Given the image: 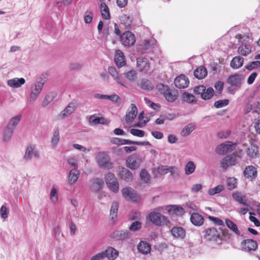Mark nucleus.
<instances>
[{
	"instance_id": "nucleus-23",
	"label": "nucleus",
	"mask_w": 260,
	"mask_h": 260,
	"mask_svg": "<svg viewBox=\"0 0 260 260\" xmlns=\"http://www.w3.org/2000/svg\"><path fill=\"white\" fill-rule=\"evenodd\" d=\"M131 110H128L126 114V121L127 123L132 122L137 114V108L134 104H131Z\"/></svg>"
},
{
	"instance_id": "nucleus-7",
	"label": "nucleus",
	"mask_w": 260,
	"mask_h": 260,
	"mask_svg": "<svg viewBox=\"0 0 260 260\" xmlns=\"http://www.w3.org/2000/svg\"><path fill=\"white\" fill-rule=\"evenodd\" d=\"M44 83V80L40 79L31 87L29 100L30 103H34L37 100L42 90Z\"/></svg>"
},
{
	"instance_id": "nucleus-36",
	"label": "nucleus",
	"mask_w": 260,
	"mask_h": 260,
	"mask_svg": "<svg viewBox=\"0 0 260 260\" xmlns=\"http://www.w3.org/2000/svg\"><path fill=\"white\" fill-rule=\"evenodd\" d=\"M244 175L247 178H255L257 176V171L253 166H250L245 168Z\"/></svg>"
},
{
	"instance_id": "nucleus-41",
	"label": "nucleus",
	"mask_w": 260,
	"mask_h": 260,
	"mask_svg": "<svg viewBox=\"0 0 260 260\" xmlns=\"http://www.w3.org/2000/svg\"><path fill=\"white\" fill-rule=\"evenodd\" d=\"M111 142L114 144L118 145H122L126 144H131L132 141L127 139H123L118 138H112L111 140Z\"/></svg>"
},
{
	"instance_id": "nucleus-47",
	"label": "nucleus",
	"mask_w": 260,
	"mask_h": 260,
	"mask_svg": "<svg viewBox=\"0 0 260 260\" xmlns=\"http://www.w3.org/2000/svg\"><path fill=\"white\" fill-rule=\"evenodd\" d=\"M59 141V132L58 129H56L54 133L53 136L51 139V145L53 147L55 148L57 146Z\"/></svg>"
},
{
	"instance_id": "nucleus-29",
	"label": "nucleus",
	"mask_w": 260,
	"mask_h": 260,
	"mask_svg": "<svg viewBox=\"0 0 260 260\" xmlns=\"http://www.w3.org/2000/svg\"><path fill=\"white\" fill-rule=\"evenodd\" d=\"M138 251L144 254H147L151 250L150 245L146 242L141 241L137 246Z\"/></svg>"
},
{
	"instance_id": "nucleus-25",
	"label": "nucleus",
	"mask_w": 260,
	"mask_h": 260,
	"mask_svg": "<svg viewBox=\"0 0 260 260\" xmlns=\"http://www.w3.org/2000/svg\"><path fill=\"white\" fill-rule=\"evenodd\" d=\"M246 151L247 155L251 158H255L258 156V147L255 145H251L247 148Z\"/></svg>"
},
{
	"instance_id": "nucleus-40",
	"label": "nucleus",
	"mask_w": 260,
	"mask_h": 260,
	"mask_svg": "<svg viewBox=\"0 0 260 260\" xmlns=\"http://www.w3.org/2000/svg\"><path fill=\"white\" fill-rule=\"evenodd\" d=\"M89 121L94 124H107L108 120L105 118L101 117H95L94 115L91 116L89 118Z\"/></svg>"
},
{
	"instance_id": "nucleus-37",
	"label": "nucleus",
	"mask_w": 260,
	"mask_h": 260,
	"mask_svg": "<svg viewBox=\"0 0 260 260\" xmlns=\"http://www.w3.org/2000/svg\"><path fill=\"white\" fill-rule=\"evenodd\" d=\"M79 176V172L76 169H73L70 172L69 175V182L70 184H74Z\"/></svg>"
},
{
	"instance_id": "nucleus-61",
	"label": "nucleus",
	"mask_w": 260,
	"mask_h": 260,
	"mask_svg": "<svg viewBox=\"0 0 260 260\" xmlns=\"http://www.w3.org/2000/svg\"><path fill=\"white\" fill-rule=\"evenodd\" d=\"M93 19V13L91 11H86L84 15V20L86 23H90Z\"/></svg>"
},
{
	"instance_id": "nucleus-17",
	"label": "nucleus",
	"mask_w": 260,
	"mask_h": 260,
	"mask_svg": "<svg viewBox=\"0 0 260 260\" xmlns=\"http://www.w3.org/2000/svg\"><path fill=\"white\" fill-rule=\"evenodd\" d=\"M172 235L175 239H183L186 236V231L184 228L181 226H174L171 230Z\"/></svg>"
},
{
	"instance_id": "nucleus-32",
	"label": "nucleus",
	"mask_w": 260,
	"mask_h": 260,
	"mask_svg": "<svg viewBox=\"0 0 260 260\" xmlns=\"http://www.w3.org/2000/svg\"><path fill=\"white\" fill-rule=\"evenodd\" d=\"M163 93L165 99L169 102L172 103L177 99V95L175 91L170 89L169 88L164 91Z\"/></svg>"
},
{
	"instance_id": "nucleus-10",
	"label": "nucleus",
	"mask_w": 260,
	"mask_h": 260,
	"mask_svg": "<svg viewBox=\"0 0 260 260\" xmlns=\"http://www.w3.org/2000/svg\"><path fill=\"white\" fill-rule=\"evenodd\" d=\"M36 146L34 144H29L27 146L23 158L24 160L29 161L31 160L33 156L36 158H40V153L38 151L35 150Z\"/></svg>"
},
{
	"instance_id": "nucleus-62",
	"label": "nucleus",
	"mask_w": 260,
	"mask_h": 260,
	"mask_svg": "<svg viewBox=\"0 0 260 260\" xmlns=\"http://www.w3.org/2000/svg\"><path fill=\"white\" fill-rule=\"evenodd\" d=\"M130 133L133 136H137L139 137H143L145 135V132L138 129H132L130 130Z\"/></svg>"
},
{
	"instance_id": "nucleus-22",
	"label": "nucleus",
	"mask_w": 260,
	"mask_h": 260,
	"mask_svg": "<svg viewBox=\"0 0 260 260\" xmlns=\"http://www.w3.org/2000/svg\"><path fill=\"white\" fill-rule=\"evenodd\" d=\"M137 67L140 72H147L150 68V63L146 58H138L137 59Z\"/></svg>"
},
{
	"instance_id": "nucleus-60",
	"label": "nucleus",
	"mask_w": 260,
	"mask_h": 260,
	"mask_svg": "<svg viewBox=\"0 0 260 260\" xmlns=\"http://www.w3.org/2000/svg\"><path fill=\"white\" fill-rule=\"evenodd\" d=\"M9 210L5 205H3L0 209V215L2 218L5 219L8 217Z\"/></svg>"
},
{
	"instance_id": "nucleus-51",
	"label": "nucleus",
	"mask_w": 260,
	"mask_h": 260,
	"mask_svg": "<svg viewBox=\"0 0 260 260\" xmlns=\"http://www.w3.org/2000/svg\"><path fill=\"white\" fill-rule=\"evenodd\" d=\"M141 179L145 183L150 182V175L145 169L141 170L140 174Z\"/></svg>"
},
{
	"instance_id": "nucleus-48",
	"label": "nucleus",
	"mask_w": 260,
	"mask_h": 260,
	"mask_svg": "<svg viewBox=\"0 0 260 260\" xmlns=\"http://www.w3.org/2000/svg\"><path fill=\"white\" fill-rule=\"evenodd\" d=\"M196 166L192 161H189L185 166V173L186 175L192 174L195 170Z\"/></svg>"
},
{
	"instance_id": "nucleus-8",
	"label": "nucleus",
	"mask_w": 260,
	"mask_h": 260,
	"mask_svg": "<svg viewBox=\"0 0 260 260\" xmlns=\"http://www.w3.org/2000/svg\"><path fill=\"white\" fill-rule=\"evenodd\" d=\"M120 41L123 46L125 47H131L136 42L135 36L131 31H127L120 36Z\"/></svg>"
},
{
	"instance_id": "nucleus-5",
	"label": "nucleus",
	"mask_w": 260,
	"mask_h": 260,
	"mask_svg": "<svg viewBox=\"0 0 260 260\" xmlns=\"http://www.w3.org/2000/svg\"><path fill=\"white\" fill-rule=\"evenodd\" d=\"M105 182L108 188L113 192L116 193L119 190V183L115 177V175L111 173L108 172L105 176Z\"/></svg>"
},
{
	"instance_id": "nucleus-44",
	"label": "nucleus",
	"mask_w": 260,
	"mask_h": 260,
	"mask_svg": "<svg viewBox=\"0 0 260 260\" xmlns=\"http://www.w3.org/2000/svg\"><path fill=\"white\" fill-rule=\"evenodd\" d=\"M21 118V115H17L12 118L10 122L7 125V126H9V127H11L14 129V128L18 125V124L20 122Z\"/></svg>"
},
{
	"instance_id": "nucleus-42",
	"label": "nucleus",
	"mask_w": 260,
	"mask_h": 260,
	"mask_svg": "<svg viewBox=\"0 0 260 260\" xmlns=\"http://www.w3.org/2000/svg\"><path fill=\"white\" fill-rule=\"evenodd\" d=\"M225 224L226 226L236 234L238 235H240L237 225L234 222L229 219H226Z\"/></svg>"
},
{
	"instance_id": "nucleus-53",
	"label": "nucleus",
	"mask_w": 260,
	"mask_h": 260,
	"mask_svg": "<svg viewBox=\"0 0 260 260\" xmlns=\"http://www.w3.org/2000/svg\"><path fill=\"white\" fill-rule=\"evenodd\" d=\"M182 99L184 101L187 103H191L194 101L195 97L192 94H190L188 92H184L182 95Z\"/></svg>"
},
{
	"instance_id": "nucleus-43",
	"label": "nucleus",
	"mask_w": 260,
	"mask_h": 260,
	"mask_svg": "<svg viewBox=\"0 0 260 260\" xmlns=\"http://www.w3.org/2000/svg\"><path fill=\"white\" fill-rule=\"evenodd\" d=\"M55 94L54 92H49L47 94L42 102V105L45 107L51 103L55 98Z\"/></svg>"
},
{
	"instance_id": "nucleus-20",
	"label": "nucleus",
	"mask_w": 260,
	"mask_h": 260,
	"mask_svg": "<svg viewBox=\"0 0 260 260\" xmlns=\"http://www.w3.org/2000/svg\"><path fill=\"white\" fill-rule=\"evenodd\" d=\"M204 218L198 213H193L190 215V221L192 224L196 226H200L203 224Z\"/></svg>"
},
{
	"instance_id": "nucleus-57",
	"label": "nucleus",
	"mask_w": 260,
	"mask_h": 260,
	"mask_svg": "<svg viewBox=\"0 0 260 260\" xmlns=\"http://www.w3.org/2000/svg\"><path fill=\"white\" fill-rule=\"evenodd\" d=\"M50 199L51 200L55 203L58 201V194H57V189L53 187L50 191Z\"/></svg>"
},
{
	"instance_id": "nucleus-35",
	"label": "nucleus",
	"mask_w": 260,
	"mask_h": 260,
	"mask_svg": "<svg viewBox=\"0 0 260 260\" xmlns=\"http://www.w3.org/2000/svg\"><path fill=\"white\" fill-rule=\"evenodd\" d=\"M101 12L102 17L104 19L110 18V11L108 7L104 2H102L100 5Z\"/></svg>"
},
{
	"instance_id": "nucleus-33",
	"label": "nucleus",
	"mask_w": 260,
	"mask_h": 260,
	"mask_svg": "<svg viewBox=\"0 0 260 260\" xmlns=\"http://www.w3.org/2000/svg\"><path fill=\"white\" fill-rule=\"evenodd\" d=\"M126 165L127 167L131 170H136L140 166L139 161L137 160L134 156L128 157L126 160Z\"/></svg>"
},
{
	"instance_id": "nucleus-49",
	"label": "nucleus",
	"mask_w": 260,
	"mask_h": 260,
	"mask_svg": "<svg viewBox=\"0 0 260 260\" xmlns=\"http://www.w3.org/2000/svg\"><path fill=\"white\" fill-rule=\"evenodd\" d=\"M250 46H240L238 47V51L239 53L243 56H246L251 52Z\"/></svg>"
},
{
	"instance_id": "nucleus-9",
	"label": "nucleus",
	"mask_w": 260,
	"mask_h": 260,
	"mask_svg": "<svg viewBox=\"0 0 260 260\" xmlns=\"http://www.w3.org/2000/svg\"><path fill=\"white\" fill-rule=\"evenodd\" d=\"M132 234L127 230H116L110 234V238L118 241H126L130 238Z\"/></svg>"
},
{
	"instance_id": "nucleus-2",
	"label": "nucleus",
	"mask_w": 260,
	"mask_h": 260,
	"mask_svg": "<svg viewBox=\"0 0 260 260\" xmlns=\"http://www.w3.org/2000/svg\"><path fill=\"white\" fill-rule=\"evenodd\" d=\"M95 160L98 166L106 170H110L113 167V163L111 161L109 155L106 152H99L97 153Z\"/></svg>"
},
{
	"instance_id": "nucleus-46",
	"label": "nucleus",
	"mask_w": 260,
	"mask_h": 260,
	"mask_svg": "<svg viewBox=\"0 0 260 260\" xmlns=\"http://www.w3.org/2000/svg\"><path fill=\"white\" fill-rule=\"evenodd\" d=\"M214 91L213 88L209 87L206 88L205 91L202 95L201 98L205 100L210 99L214 95Z\"/></svg>"
},
{
	"instance_id": "nucleus-15",
	"label": "nucleus",
	"mask_w": 260,
	"mask_h": 260,
	"mask_svg": "<svg viewBox=\"0 0 260 260\" xmlns=\"http://www.w3.org/2000/svg\"><path fill=\"white\" fill-rule=\"evenodd\" d=\"M237 158L235 155H228L224 157L220 162V166L224 169H226L229 166L236 164Z\"/></svg>"
},
{
	"instance_id": "nucleus-58",
	"label": "nucleus",
	"mask_w": 260,
	"mask_h": 260,
	"mask_svg": "<svg viewBox=\"0 0 260 260\" xmlns=\"http://www.w3.org/2000/svg\"><path fill=\"white\" fill-rule=\"evenodd\" d=\"M229 101L227 99L218 100L214 103V106L217 108H220L229 104Z\"/></svg>"
},
{
	"instance_id": "nucleus-52",
	"label": "nucleus",
	"mask_w": 260,
	"mask_h": 260,
	"mask_svg": "<svg viewBox=\"0 0 260 260\" xmlns=\"http://www.w3.org/2000/svg\"><path fill=\"white\" fill-rule=\"evenodd\" d=\"M194 129L193 126L189 124L185 126L181 131V134L183 137L189 135Z\"/></svg>"
},
{
	"instance_id": "nucleus-38",
	"label": "nucleus",
	"mask_w": 260,
	"mask_h": 260,
	"mask_svg": "<svg viewBox=\"0 0 260 260\" xmlns=\"http://www.w3.org/2000/svg\"><path fill=\"white\" fill-rule=\"evenodd\" d=\"M13 128L6 126L3 135V141L4 142H8L11 138L13 134Z\"/></svg>"
},
{
	"instance_id": "nucleus-30",
	"label": "nucleus",
	"mask_w": 260,
	"mask_h": 260,
	"mask_svg": "<svg viewBox=\"0 0 260 260\" xmlns=\"http://www.w3.org/2000/svg\"><path fill=\"white\" fill-rule=\"evenodd\" d=\"M244 58L240 56L234 57L231 61L230 66L233 69H239L243 64Z\"/></svg>"
},
{
	"instance_id": "nucleus-24",
	"label": "nucleus",
	"mask_w": 260,
	"mask_h": 260,
	"mask_svg": "<svg viewBox=\"0 0 260 260\" xmlns=\"http://www.w3.org/2000/svg\"><path fill=\"white\" fill-rule=\"evenodd\" d=\"M105 254V257H107L109 260H114L116 259L118 256V251L114 248L109 246L103 252Z\"/></svg>"
},
{
	"instance_id": "nucleus-55",
	"label": "nucleus",
	"mask_w": 260,
	"mask_h": 260,
	"mask_svg": "<svg viewBox=\"0 0 260 260\" xmlns=\"http://www.w3.org/2000/svg\"><path fill=\"white\" fill-rule=\"evenodd\" d=\"M142 227V223L139 221L133 222L129 226V230L132 232H136L140 230Z\"/></svg>"
},
{
	"instance_id": "nucleus-11",
	"label": "nucleus",
	"mask_w": 260,
	"mask_h": 260,
	"mask_svg": "<svg viewBox=\"0 0 260 260\" xmlns=\"http://www.w3.org/2000/svg\"><path fill=\"white\" fill-rule=\"evenodd\" d=\"M233 150V145L230 141H226L218 145L215 149L216 152L220 155H224Z\"/></svg>"
},
{
	"instance_id": "nucleus-12",
	"label": "nucleus",
	"mask_w": 260,
	"mask_h": 260,
	"mask_svg": "<svg viewBox=\"0 0 260 260\" xmlns=\"http://www.w3.org/2000/svg\"><path fill=\"white\" fill-rule=\"evenodd\" d=\"M122 193L123 197L127 200L137 202L140 199L139 196L134 193V190L131 187H125L122 189Z\"/></svg>"
},
{
	"instance_id": "nucleus-26",
	"label": "nucleus",
	"mask_w": 260,
	"mask_h": 260,
	"mask_svg": "<svg viewBox=\"0 0 260 260\" xmlns=\"http://www.w3.org/2000/svg\"><path fill=\"white\" fill-rule=\"evenodd\" d=\"M167 210L171 215H179L184 213V209L181 207L177 205L168 206Z\"/></svg>"
},
{
	"instance_id": "nucleus-31",
	"label": "nucleus",
	"mask_w": 260,
	"mask_h": 260,
	"mask_svg": "<svg viewBox=\"0 0 260 260\" xmlns=\"http://www.w3.org/2000/svg\"><path fill=\"white\" fill-rule=\"evenodd\" d=\"M235 37L238 40V42L241 44L240 46H245L246 45L247 46H250L249 44L250 38L249 34L244 35L238 34Z\"/></svg>"
},
{
	"instance_id": "nucleus-56",
	"label": "nucleus",
	"mask_w": 260,
	"mask_h": 260,
	"mask_svg": "<svg viewBox=\"0 0 260 260\" xmlns=\"http://www.w3.org/2000/svg\"><path fill=\"white\" fill-rule=\"evenodd\" d=\"M141 218V213L138 211L132 212L129 214L128 219L129 220H136L138 221Z\"/></svg>"
},
{
	"instance_id": "nucleus-27",
	"label": "nucleus",
	"mask_w": 260,
	"mask_h": 260,
	"mask_svg": "<svg viewBox=\"0 0 260 260\" xmlns=\"http://www.w3.org/2000/svg\"><path fill=\"white\" fill-rule=\"evenodd\" d=\"M207 70L203 66H200L194 71V76L198 79H202L205 78L207 75Z\"/></svg>"
},
{
	"instance_id": "nucleus-28",
	"label": "nucleus",
	"mask_w": 260,
	"mask_h": 260,
	"mask_svg": "<svg viewBox=\"0 0 260 260\" xmlns=\"http://www.w3.org/2000/svg\"><path fill=\"white\" fill-rule=\"evenodd\" d=\"M25 80L23 78H15L8 81V85L11 87L18 88L25 83Z\"/></svg>"
},
{
	"instance_id": "nucleus-3",
	"label": "nucleus",
	"mask_w": 260,
	"mask_h": 260,
	"mask_svg": "<svg viewBox=\"0 0 260 260\" xmlns=\"http://www.w3.org/2000/svg\"><path fill=\"white\" fill-rule=\"evenodd\" d=\"M243 80L242 76L237 73L230 76L227 79V83L231 85L228 88L229 91L233 92L239 88Z\"/></svg>"
},
{
	"instance_id": "nucleus-14",
	"label": "nucleus",
	"mask_w": 260,
	"mask_h": 260,
	"mask_svg": "<svg viewBox=\"0 0 260 260\" xmlns=\"http://www.w3.org/2000/svg\"><path fill=\"white\" fill-rule=\"evenodd\" d=\"M91 184L89 186L90 189L93 192H99L101 191L104 184V182L102 179L99 178H93L90 180Z\"/></svg>"
},
{
	"instance_id": "nucleus-59",
	"label": "nucleus",
	"mask_w": 260,
	"mask_h": 260,
	"mask_svg": "<svg viewBox=\"0 0 260 260\" xmlns=\"http://www.w3.org/2000/svg\"><path fill=\"white\" fill-rule=\"evenodd\" d=\"M206 90V87L204 85H199L194 87L193 89V92L196 94L201 95V97H202V95Z\"/></svg>"
},
{
	"instance_id": "nucleus-16",
	"label": "nucleus",
	"mask_w": 260,
	"mask_h": 260,
	"mask_svg": "<svg viewBox=\"0 0 260 260\" xmlns=\"http://www.w3.org/2000/svg\"><path fill=\"white\" fill-rule=\"evenodd\" d=\"M114 61L118 68L125 64V56L121 50H116L114 54Z\"/></svg>"
},
{
	"instance_id": "nucleus-50",
	"label": "nucleus",
	"mask_w": 260,
	"mask_h": 260,
	"mask_svg": "<svg viewBox=\"0 0 260 260\" xmlns=\"http://www.w3.org/2000/svg\"><path fill=\"white\" fill-rule=\"evenodd\" d=\"M259 68H260V61L257 60L249 62L245 66V68L249 71L257 69Z\"/></svg>"
},
{
	"instance_id": "nucleus-4",
	"label": "nucleus",
	"mask_w": 260,
	"mask_h": 260,
	"mask_svg": "<svg viewBox=\"0 0 260 260\" xmlns=\"http://www.w3.org/2000/svg\"><path fill=\"white\" fill-rule=\"evenodd\" d=\"M148 218L150 221L157 226L167 225L170 221L167 217L159 212H151L149 214Z\"/></svg>"
},
{
	"instance_id": "nucleus-13",
	"label": "nucleus",
	"mask_w": 260,
	"mask_h": 260,
	"mask_svg": "<svg viewBox=\"0 0 260 260\" xmlns=\"http://www.w3.org/2000/svg\"><path fill=\"white\" fill-rule=\"evenodd\" d=\"M189 83V79L184 75H180L177 76L174 80L175 86L180 89L187 87Z\"/></svg>"
},
{
	"instance_id": "nucleus-1",
	"label": "nucleus",
	"mask_w": 260,
	"mask_h": 260,
	"mask_svg": "<svg viewBox=\"0 0 260 260\" xmlns=\"http://www.w3.org/2000/svg\"><path fill=\"white\" fill-rule=\"evenodd\" d=\"M219 230L221 232V235H220L216 229L214 228H208L205 231L204 238L207 241L215 242L218 245H220L222 243L223 238H229L230 236L228 230H223L221 228H220Z\"/></svg>"
},
{
	"instance_id": "nucleus-45",
	"label": "nucleus",
	"mask_w": 260,
	"mask_h": 260,
	"mask_svg": "<svg viewBox=\"0 0 260 260\" xmlns=\"http://www.w3.org/2000/svg\"><path fill=\"white\" fill-rule=\"evenodd\" d=\"M237 179L234 177H230L226 180L227 187L229 190H233L237 187Z\"/></svg>"
},
{
	"instance_id": "nucleus-34",
	"label": "nucleus",
	"mask_w": 260,
	"mask_h": 260,
	"mask_svg": "<svg viewBox=\"0 0 260 260\" xmlns=\"http://www.w3.org/2000/svg\"><path fill=\"white\" fill-rule=\"evenodd\" d=\"M139 86L142 89L146 91H151L153 88V85L151 82L146 79H142Z\"/></svg>"
},
{
	"instance_id": "nucleus-63",
	"label": "nucleus",
	"mask_w": 260,
	"mask_h": 260,
	"mask_svg": "<svg viewBox=\"0 0 260 260\" xmlns=\"http://www.w3.org/2000/svg\"><path fill=\"white\" fill-rule=\"evenodd\" d=\"M137 74L136 71L131 70L125 74L126 78L131 81H134L136 78Z\"/></svg>"
},
{
	"instance_id": "nucleus-39",
	"label": "nucleus",
	"mask_w": 260,
	"mask_h": 260,
	"mask_svg": "<svg viewBox=\"0 0 260 260\" xmlns=\"http://www.w3.org/2000/svg\"><path fill=\"white\" fill-rule=\"evenodd\" d=\"M118 208L119 204L118 202H113L112 203L110 211V215L112 220L117 217Z\"/></svg>"
},
{
	"instance_id": "nucleus-21",
	"label": "nucleus",
	"mask_w": 260,
	"mask_h": 260,
	"mask_svg": "<svg viewBox=\"0 0 260 260\" xmlns=\"http://www.w3.org/2000/svg\"><path fill=\"white\" fill-rule=\"evenodd\" d=\"M232 197L236 202L243 205L246 207H249V204L247 203L246 196L242 194L241 192H234L232 193Z\"/></svg>"
},
{
	"instance_id": "nucleus-19",
	"label": "nucleus",
	"mask_w": 260,
	"mask_h": 260,
	"mask_svg": "<svg viewBox=\"0 0 260 260\" xmlns=\"http://www.w3.org/2000/svg\"><path fill=\"white\" fill-rule=\"evenodd\" d=\"M119 175L121 179L124 180L126 182H131L133 179L132 173L128 169L123 167L119 168Z\"/></svg>"
},
{
	"instance_id": "nucleus-18",
	"label": "nucleus",
	"mask_w": 260,
	"mask_h": 260,
	"mask_svg": "<svg viewBox=\"0 0 260 260\" xmlns=\"http://www.w3.org/2000/svg\"><path fill=\"white\" fill-rule=\"evenodd\" d=\"M242 246L243 249L245 251H254L257 248V244L255 241L252 239H246L242 242Z\"/></svg>"
},
{
	"instance_id": "nucleus-64",
	"label": "nucleus",
	"mask_w": 260,
	"mask_h": 260,
	"mask_svg": "<svg viewBox=\"0 0 260 260\" xmlns=\"http://www.w3.org/2000/svg\"><path fill=\"white\" fill-rule=\"evenodd\" d=\"M108 73L114 78V79L117 78L118 76V73L116 68L114 67H109L108 68Z\"/></svg>"
},
{
	"instance_id": "nucleus-6",
	"label": "nucleus",
	"mask_w": 260,
	"mask_h": 260,
	"mask_svg": "<svg viewBox=\"0 0 260 260\" xmlns=\"http://www.w3.org/2000/svg\"><path fill=\"white\" fill-rule=\"evenodd\" d=\"M78 105L79 104L77 100H73L70 102L64 109L58 114L57 118L59 120L64 119L76 110Z\"/></svg>"
},
{
	"instance_id": "nucleus-54",
	"label": "nucleus",
	"mask_w": 260,
	"mask_h": 260,
	"mask_svg": "<svg viewBox=\"0 0 260 260\" xmlns=\"http://www.w3.org/2000/svg\"><path fill=\"white\" fill-rule=\"evenodd\" d=\"M224 189V186L222 185H219L213 188H210L208 190V193L211 195L213 196L215 194L218 193L223 190Z\"/></svg>"
}]
</instances>
